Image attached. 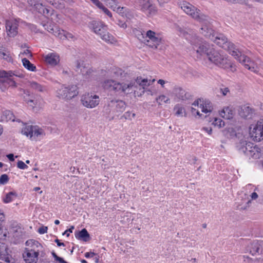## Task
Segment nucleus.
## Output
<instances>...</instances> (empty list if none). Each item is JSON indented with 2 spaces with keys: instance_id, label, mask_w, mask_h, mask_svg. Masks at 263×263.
<instances>
[{
  "instance_id": "obj_16",
  "label": "nucleus",
  "mask_w": 263,
  "mask_h": 263,
  "mask_svg": "<svg viewBox=\"0 0 263 263\" xmlns=\"http://www.w3.org/2000/svg\"><path fill=\"white\" fill-rule=\"evenodd\" d=\"M139 4L141 10L149 16L155 14L157 11L156 7L149 0H139Z\"/></svg>"
},
{
  "instance_id": "obj_23",
  "label": "nucleus",
  "mask_w": 263,
  "mask_h": 263,
  "mask_svg": "<svg viewBox=\"0 0 263 263\" xmlns=\"http://www.w3.org/2000/svg\"><path fill=\"white\" fill-rule=\"evenodd\" d=\"M75 236L77 239L85 242L90 239V235L86 229H83L80 231H76Z\"/></svg>"
},
{
  "instance_id": "obj_39",
  "label": "nucleus",
  "mask_w": 263,
  "mask_h": 263,
  "mask_svg": "<svg viewBox=\"0 0 263 263\" xmlns=\"http://www.w3.org/2000/svg\"><path fill=\"white\" fill-rule=\"evenodd\" d=\"M115 73L117 76H120L121 77H123L125 76V73L124 72V71L122 70L120 68L117 69Z\"/></svg>"
},
{
  "instance_id": "obj_42",
  "label": "nucleus",
  "mask_w": 263,
  "mask_h": 263,
  "mask_svg": "<svg viewBox=\"0 0 263 263\" xmlns=\"http://www.w3.org/2000/svg\"><path fill=\"white\" fill-rule=\"evenodd\" d=\"M23 66H34L30 61L25 58H21Z\"/></svg>"
},
{
  "instance_id": "obj_26",
  "label": "nucleus",
  "mask_w": 263,
  "mask_h": 263,
  "mask_svg": "<svg viewBox=\"0 0 263 263\" xmlns=\"http://www.w3.org/2000/svg\"><path fill=\"white\" fill-rule=\"evenodd\" d=\"M200 108L201 109V111L204 113L211 112L213 110V107L212 103L207 100L204 103L200 104Z\"/></svg>"
},
{
  "instance_id": "obj_60",
  "label": "nucleus",
  "mask_w": 263,
  "mask_h": 263,
  "mask_svg": "<svg viewBox=\"0 0 263 263\" xmlns=\"http://www.w3.org/2000/svg\"><path fill=\"white\" fill-rule=\"evenodd\" d=\"M160 5H162L165 3L168 2L170 0H157Z\"/></svg>"
},
{
  "instance_id": "obj_13",
  "label": "nucleus",
  "mask_w": 263,
  "mask_h": 263,
  "mask_svg": "<svg viewBox=\"0 0 263 263\" xmlns=\"http://www.w3.org/2000/svg\"><path fill=\"white\" fill-rule=\"evenodd\" d=\"M81 102L85 107L92 108L99 104L100 99L99 97L97 95L87 93L82 96Z\"/></svg>"
},
{
  "instance_id": "obj_51",
  "label": "nucleus",
  "mask_w": 263,
  "mask_h": 263,
  "mask_svg": "<svg viewBox=\"0 0 263 263\" xmlns=\"http://www.w3.org/2000/svg\"><path fill=\"white\" fill-rule=\"evenodd\" d=\"M38 2L37 0H28V4L31 6L34 7L36 3Z\"/></svg>"
},
{
  "instance_id": "obj_3",
  "label": "nucleus",
  "mask_w": 263,
  "mask_h": 263,
  "mask_svg": "<svg viewBox=\"0 0 263 263\" xmlns=\"http://www.w3.org/2000/svg\"><path fill=\"white\" fill-rule=\"evenodd\" d=\"M181 9L187 15L191 16L195 20L202 23L203 25L200 29V33L204 36L210 39L214 43H219V41L215 39V33L214 30L211 29L209 25L210 24V18L204 15L200 10L195 6L186 2H183L180 4Z\"/></svg>"
},
{
  "instance_id": "obj_8",
  "label": "nucleus",
  "mask_w": 263,
  "mask_h": 263,
  "mask_svg": "<svg viewBox=\"0 0 263 263\" xmlns=\"http://www.w3.org/2000/svg\"><path fill=\"white\" fill-rule=\"evenodd\" d=\"M238 114L240 117L245 119L252 118L255 114L254 109L247 105H240L234 103L231 106V120L233 116Z\"/></svg>"
},
{
  "instance_id": "obj_53",
  "label": "nucleus",
  "mask_w": 263,
  "mask_h": 263,
  "mask_svg": "<svg viewBox=\"0 0 263 263\" xmlns=\"http://www.w3.org/2000/svg\"><path fill=\"white\" fill-rule=\"evenodd\" d=\"M5 57H8L6 53L3 50L0 49V58L6 59Z\"/></svg>"
},
{
  "instance_id": "obj_50",
  "label": "nucleus",
  "mask_w": 263,
  "mask_h": 263,
  "mask_svg": "<svg viewBox=\"0 0 263 263\" xmlns=\"http://www.w3.org/2000/svg\"><path fill=\"white\" fill-rule=\"evenodd\" d=\"M202 130L206 132L209 135H211L212 133V129L211 127L208 128V127H202Z\"/></svg>"
},
{
  "instance_id": "obj_43",
  "label": "nucleus",
  "mask_w": 263,
  "mask_h": 263,
  "mask_svg": "<svg viewBox=\"0 0 263 263\" xmlns=\"http://www.w3.org/2000/svg\"><path fill=\"white\" fill-rule=\"evenodd\" d=\"M131 113L130 111H127L125 112V114L121 117V119H132V118L130 117Z\"/></svg>"
},
{
  "instance_id": "obj_27",
  "label": "nucleus",
  "mask_w": 263,
  "mask_h": 263,
  "mask_svg": "<svg viewBox=\"0 0 263 263\" xmlns=\"http://www.w3.org/2000/svg\"><path fill=\"white\" fill-rule=\"evenodd\" d=\"M45 28L50 33L53 34L55 36L59 37L60 39H62V33L60 32L59 30H58L57 28H53L50 25L45 24L44 25Z\"/></svg>"
},
{
  "instance_id": "obj_38",
  "label": "nucleus",
  "mask_w": 263,
  "mask_h": 263,
  "mask_svg": "<svg viewBox=\"0 0 263 263\" xmlns=\"http://www.w3.org/2000/svg\"><path fill=\"white\" fill-rule=\"evenodd\" d=\"M17 166L18 168L22 170H25L28 168V166L21 160H19L17 162Z\"/></svg>"
},
{
  "instance_id": "obj_35",
  "label": "nucleus",
  "mask_w": 263,
  "mask_h": 263,
  "mask_svg": "<svg viewBox=\"0 0 263 263\" xmlns=\"http://www.w3.org/2000/svg\"><path fill=\"white\" fill-rule=\"evenodd\" d=\"M62 32H63V33H62V35H61L62 37L63 36L66 39H67L68 40L71 39V40H74L76 39L75 36L72 33L67 32H65L64 30H62Z\"/></svg>"
},
{
  "instance_id": "obj_20",
  "label": "nucleus",
  "mask_w": 263,
  "mask_h": 263,
  "mask_svg": "<svg viewBox=\"0 0 263 263\" xmlns=\"http://www.w3.org/2000/svg\"><path fill=\"white\" fill-rule=\"evenodd\" d=\"M263 245V241H254L248 247V250L252 255L262 253V250L260 251V248Z\"/></svg>"
},
{
  "instance_id": "obj_2",
  "label": "nucleus",
  "mask_w": 263,
  "mask_h": 263,
  "mask_svg": "<svg viewBox=\"0 0 263 263\" xmlns=\"http://www.w3.org/2000/svg\"><path fill=\"white\" fill-rule=\"evenodd\" d=\"M231 138H235V148L237 151L248 157L258 159L260 157V149L249 141L248 130L243 129L240 125L231 123Z\"/></svg>"
},
{
  "instance_id": "obj_41",
  "label": "nucleus",
  "mask_w": 263,
  "mask_h": 263,
  "mask_svg": "<svg viewBox=\"0 0 263 263\" xmlns=\"http://www.w3.org/2000/svg\"><path fill=\"white\" fill-rule=\"evenodd\" d=\"M99 8L102 9V11L108 16L110 17H112L111 13L106 7H105L103 4L102 5V6H101Z\"/></svg>"
},
{
  "instance_id": "obj_25",
  "label": "nucleus",
  "mask_w": 263,
  "mask_h": 263,
  "mask_svg": "<svg viewBox=\"0 0 263 263\" xmlns=\"http://www.w3.org/2000/svg\"><path fill=\"white\" fill-rule=\"evenodd\" d=\"M155 81V79L151 80H148L147 78L142 79L141 77H137V79L136 80V83L140 86H141L143 89H144L146 87L152 85Z\"/></svg>"
},
{
  "instance_id": "obj_36",
  "label": "nucleus",
  "mask_w": 263,
  "mask_h": 263,
  "mask_svg": "<svg viewBox=\"0 0 263 263\" xmlns=\"http://www.w3.org/2000/svg\"><path fill=\"white\" fill-rule=\"evenodd\" d=\"M52 256L54 258L55 261L59 263H65V260L63 258L58 256L54 252L51 253Z\"/></svg>"
},
{
  "instance_id": "obj_33",
  "label": "nucleus",
  "mask_w": 263,
  "mask_h": 263,
  "mask_svg": "<svg viewBox=\"0 0 263 263\" xmlns=\"http://www.w3.org/2000/svg\"><path fill=\"white\" fill-rule=\"evenodd\" d=\"M213 124H214L215 126H217L219 127H221L224 126V122L220 119L215 118L214 121L213 122Z\"/></svg>"
},
{
  "instance_id": "obj_29",
  "label": "nucleus",
  "mask_w": 263,
  "mask_h": 263,
  "mask_svg": "<svg viewBox=\"0 0 263 263\" xmlns=\"http://www.w3.org/2000/svg\"><path fill=\"white\" fill-rule=\"evenodd\" d=\"M29 86L31 88L35 90L36 91L42 92L45 90V88L43 86L35 82H29Z\"/></svg>"
},
{
  "instance_id": "obj_59",
  "label": "nucleus",
  "mask_w": 263,
  "mask_h": 263,
  "mask_svg": "<svg viewBox=\"0 0 263 263\" xmlns=\"http://www.w3.org/2000/svg\"><path fill=\"white\" fill-rule=\"evenodd\" d=\"M201 102V100L200 99H198L197 100L195 101L193 104L192 105L195 106H198L200 103Z\"/></svg>"
},
{
  "instance_id": "obj_1",
  "label": "nucleus",
  "mask_w": 263,
  "mask_h": 263,
  "mask_svg": "<svg viewBox=\"0 0 263 263\" xmlns=\"http://www.w3.org/2000/svg\"><path fill=\"white\" fill-rule=\"evenodd\" d=\"M179 36L185 38L193 45L194 53L197 56H206L208 59L216 65L225 64L221 54L215 50L210 44L200 41L196 33L190 28H183L178 25L176 27Z\"/></svg>"
},
{
  "instance_id": "obj_46",
  "label": "nucleus",
  "mask_w": 263,
  "mask_h": 263,
  "mask_svg": "<svg viewBox=\"0 0 263 263\" xmlns=\"http://www.w3.org/2000/svg\"><path fill=\"white\" fill-rule=\"evenodd\" d=\"M110 7L114 11L119 12L120 9L122 10L123 9V7L121 8L120 6H118L117 4L115 5H110Z\"/></svg>"
},
{
  "instance_id": "obj_28",
  "label": "nucleus",
  "mask_w": 263,
  "mask_h": 263,
  "mask_svg": "<svg viewBox=\"0 0 263 263\" xmlns=\"http://www.w3.org/2000/svg\"><path fill=\"white\" fill-rule=\"evenodd\" d=\"M17 194L15 192H10L6 194L5 197L3 199L5 203H9L13 201L17 197Z\"/></svg>"
},
{
  "instance_id": "obj_14",
  "label": "nucleus",
  "mask_w": 263,
  "mask_h": 263,
  "mask_svg": "<svg viewBox=\"0 0 263 263\" xmlns=\"http://www.w3.org/2000/svg\"><path fill=\"white\" fill-rule=\"evenodd\" d=\"M231 56H233L240 63L244 64V66H249L254 64V62L249 57H247L231 44Z\"/></svg>"
},
{
  "instance_id": "obj_17",
  "label": "nucleus",
  "mask_w": 263,
  "mask_h": 263,
  "mask_svg": "<svg viewBox=\"0 0 263 263\" xmlns=\"http://www.w3.org/2000/svg\"><path fill=\"white\" fill-rule=\"evenodd\" d=\"M0 258L7 263H15V259L9 255L7 247L4 243L0 242Z\"/></svg>"
},
{
  "instance_id": "obj_24",
  "label": "nucleus",
  "mask_w": 263,
  "mask_h": 263,
  "mask_svg": "<svg viewBox=\"0 0 263 263\" xmlns=\"http://www.w3.org/2000/svg\"><path fill=\"white\" fill-rule=\"evenodd\" d=\"M175 94L177 98L182 100H188L191 97V95L189 92L181 88L175 89Z\"/></svg>"
},
{
  "instance_id": "obj_61",
  "label": "nucleus",
  "mask_w": 263,
  "mask_h": 263,
  "mask_svg": "<svg viewBox=\"0 0 263 263\" xmlns=\"http://www.w3.org/2000/svg\"><path fill=\"white\" fill-rule=\"evenodd\" d=\"M258 197V195L255 192H253L252 194H251V198L252 199H257Z\"/></svg>"
},
{
  "instance_id": "obj_44",
  "label": "nucleus",
  "mask_w": 263,
  "mask_h": 263,
  "mask_svg": "<svg viewBox=\"0 0 263 263\" xmlns=\"http://www.w3.org/2000/svg\"><path fill=\"white\" fill-rule=\"evenodd\" d=\"M47 230H48V228L47 227L43 226L42 227H40L38 229V232L40 234H44L47 232Z\"/></svg>"
},
{
  "instance_id": "obj_63",
  "label": "nucleus",
  "mask_w": 263,
  "mask_h": 263,
  "mask_svg": "<svg viewBox=\"0 0 263 263\" xmlns=\"http://www.w3.org/2000/svg\"><path fill=\"white\" fill-rule=\"evenodd\" d=\"M28 70L31 71H36V67H25Z\"/></svg>"
},
{
  "instance_id": "obj_55",
  "label": "nucleus",
  "mask_w": 263,
  "mask_h": 263,
  "mask_svg": "<svg viewBox=\"0 0 263 263\" xmlns=\"http://www.w3.org/2000/svg\"><path fill=\"white\" fill-rule=\"evenodd\" d=\"M248 0H231V3H238L240 4L246 3Z\"/></svg>"
},
{
  "instance_id": "obj_57",
  "label": "nucleus",
  "mask_w": 263,
  "mask_h": 263,
  "mask_svg": "<svg viewBox=\"0 0 263 263\" xmlns=\"http://www.w3.org/2000/svg\"><path fill=\"white\" fill-rule=\"evenodd\" d=\"M54 242L57 243L58 246L59 247L65 246V244L63 242H61L58 239H55Z\"/></svg>"
},
{
  "instance_id": "obj_4",
  "label": "nucleus",
  "mask_w": 263,
  "mask_h": 263,
  "mask_svg": "<svg viewBox=\"0 0 263 263\" xmlns=\"http://www.w3.org/2000/svg\"><path fill=\"white\" fill-rule=\"evenodd\" d=\"M125 102L120 100L107 99L103 107V112L109 120H112L125 109Z\"/></svg>"
},
{
  "instance_id": "obj_37",
  "label": "nucleus",
  "mask_w": 263,
  "mask_h": 263,
  "mask_svg": "<svg viewBox=\"0 0 263 263\" xmlns=\"http://www.w3.org/2000/svg\"><path fill=\"white\" fill-rule=\"evenodd\" d=\"M83 68L81 69V71L82 72V74L86 76H89L90 73L91 72V70L90 68L88 69V67H82Z\"/></svg>"
},
{
  "instance_id": "obj_12",
  "label": "nucleus",
  "mask_w": 263,
  "mask_h": 263,
  "mask_svg": "<svg viewBox=\"0 0 263 263\" xmlns=\"http://www.w3.org/2000/svg\"><path fill=\"white\" fill-rule=\"evenodd\" d=\"M252 125L249 127V130L248 131V138L252 139L254 141L259 142L263 139V125L256 124L253 126Z\"/></svg>"
},
{
  "instance_id": "obj_22",
  "label": "nucleus",
  "mask_w": 263,
  "mask_h": 263,
  "mask_svg": "<svg viewBox=\"0 0 263 263\" xmlns=\"http://www.w3.org/2000/svg\"><path fill=\"white\" fill-rule=\"evenodd\" d=\"M46 63L57 65L59 64L60 61V57L59 55L55 53H51L48 54L45 59Z\"/></svg>"
},
{
  "instance_id": "obj_62",
  "label": "nucleus",
  "mask_w": 263,
  "mask_h": 263,
  "mask_svg": "<svg viewBox=\"0 0 263 263\" xmlns=\"http://www.w3.org/2000/svg\"><path fill=\"white\" fill-rule=\"evenodd\" d=\"M44 9H45V7L43 5L42 7L40 8L38 12L39 13L43 14V13H45V12L44 11Z\"/></svg>"
},
{
  "instance_id": "obj_56",
  "label": "nucleus",
  "mask_w": 263,
  "mask_h": 263,
  "mask_svg": "<svg viewBox=\"0 0 263 263\" xmlns=\"http://www.w3.org/2000/svg\"><path fill=\"white\" fill-rule=\"evenodd\" d=\"M7 157L10 161H13L14 160V155L13 154H9L7 155Z\"/></svg>"
},
{
  "instance_id": "obj_11",
  "label": "nucleus",
  "mask_w": 263,
  "mask_h": 263,
  "mask_svg": "<svg viewBox=\"0 0 263 263\" xmlns=\"http://www.w3.org/2000/svg\"><path fill=\"white\" fill-rule=\"evenodd\" d=\"M22 133L29 137L32 140L36 141L40 139L44 135L43 131L38 126L26 125L22 130Z\"/></svg>"
},
{
  "instance_id": "obj_49",
  "label": "nucleus",
  "mask_w": 263,
  "mask_h": 263,
  "mask_svg": "<svg viewBox=\"0 0 263 263\" xmlns=\"http://www.w3.org/2000/svg\"><path fill=\"white\" fill-rule=\"evenodd\" d=\"M95 5H96L98 8H100L102 6V4L99 2V0H90Z\"/></svg>"
},
{
  "instance_id": "obj_47",
  "label": "nucleus",
  "mask_w": 263,
  "mask_h": 263,
  "mask_svg": "<svg viewBox=\"0 0 263 263\" xmlns=\"http://www.w3.org/2000/svg\"><path fill=\"white\" fill-rule=\"evenodd\" d=\"M248 70L255 73H257L259 71V67H248Z\"/></svg>"
},
{
  "instance_id": "obj_58",
  "label": "nucleus",
  "mask_w": 263,
  "mask_h": 263,
  "mask_svg": "<svg viewBox=\"0 0 263 263\" xmlns=\"http://www.w3.org/2000/svg\"><path fill=\"white\" fill-rule=\"evenodd\" d=\"M43 6V5L41 4V3H39V2L36 3V4L35 5V6L34 7L35 8V9L39 11V10L40 9V8L41 7H42Z\"/></svg>"
},
{
  "instance_id": "obj_19",
  "label": "nucleus",
  "mask_w": 263,
  "mask_h": 263,
  "mask_svg": "<svg viewBox=\"0 0 263 263\" xmlns=\"http://www.w3.org/2000/svg\"><path fill=\"white\" fill-rule=\"evenodd\" d=\"M215 39L219 41V43H215L217 45L229 52L230 43L228 42L226 36L221 34H216Z\"/></svg>"
},
{
  "instance_id": "obj_5",
  "label": "nucleus",
  "mask_w": 263,
  "mask_h": 263,
  "mask_svg": "<svg viewBox=\"0 0 263 263\" xmlns=\"http://www.w3.org/2000/svg\"><path fill=\"white\" fill-rule=\"evenodd\" d=\"M27 248H25L23 256L26 263H36L39 255V247L41 244L37 241L29 239L26 243Z\"/></svg>"
},
{
  "instance_id": "obj_21",
  "label": "nucleus",
  "mask_w": 263,
  "mask_h": 263,
  "mask_svg": "<svg viewBox=\"0 0 263 263\" xmlns=\"http://www.w3.org/2000/svg\"><path fill=\"white\" fill-rule=\"evenodd\" d=\"M1 121L3 122L16 121L18 123L22 122L21 119H17L10 110H5L1 116Z\"/></svg>"
},
{
  "instance_id": "obj_7",
  "label": "nucleus",
  "mask_w": 263,
  "mask_h": 263,
  "mask_svg": "<svg viewBox=\"0 0 263 263\" xmlns=\"http://www.w3.org/2000/svg\"><path fill=\"white\" fill-rule=\"evenodd\" d=\"M91 26L93 32L107 43L114 44L116 39L107 31V28L102 22L92 21Z\"/></svg>"
},
{
  "instance_id": "obj_54",
  "label": "nucleus",
  "mask_w": 263,
  "mask_h": 263,
  "mask_svg": "<svg viewBox=\"0 0 263 263\" xmlns=\"http://www.w3.org/2000/svg\"><path fill=\"white\" fill-rule=\"evenodd\" d=\"M5 220V215L3 213L0 212V227L2 225V222Z\"/></svg>"
},
{
  "instance_id": "obj_48",
  "label": "nucleus",
  "mask_w": 263,
  "mask_h": 263,
  "mask_svg": "<svg viewBox=\"0 0 263 263\" xmlns=\"http://www.w3.org/2000/svg\"><path fill=\"white\" fill-rule=\"evenodd\" d=\"M96 254L94 252H89L85 253V257L86 258H91L94 256Z\"/></svg>"
},
{
  "instance_id": "obj_15",
  "label": "nucleus",
  "mask_w": 263,
  "mask_h": 263,
  "mask_svg": "<svg viewBox=\"0 0 263 263\" xmlns=\"http://www.w3.org/2000/svg\"><path fill=\"white\" fill-rule=\"evenodd\" d=\"M146 37L148 39L146 40V45L154 49H157L158 46L161 42V38L158 34L152 30H148L146 32Z\"/></svg>"
},
{
  "instance_id": "obj_30",
  "label": "nucleus",
  "mask_w": 263,
  "mask_h": 263,
  "mask_svg": "<svg viewBox=\"0 0 263 263\" xmlns=\"http://www.w3.org/2000/svg\"><path fill=\"white\" fill-rule=\"evenodd\" d=\"M220 115L223 118H226L227 119H230V108H229V107L228 106V107H224L221 111Z\"/></svg>"
},
{
  "instance_id": "obj_40",
  "label": "nucleus",
  "mask_w": 263,
  "mask_h": 263,
  "mask_svg": "<svg viewBox=\"0 0 263 263\" xmlns=\"http://www.w3.org/2000/svg\"><path fill=\"white\" fill-rule=\"evenodd\" d=\"M24 55L27 56L28 57H30V58L32 57V54L31 53L30 51L28 49H26L23 52L20 53V54H19V56L21 58H23V56Z\"/></svg>"
},
{
  "instance_id": "obj_32",
  "label": "nucleus",
  "mask_w": 263,
  "mask_h": 263,
  "mask_svg": "<svg viewBox=\"0 0 263 263\" xmlns=\"http://www.w3.org/2000/svg\"><path fill=\"white\" fill-rule=\"evenodd\" d=\"M156 100L158 103L159 105L161 104V102L165 103H170V99L165 95H161L158 98H157Z\"/></svg>"
},
{
  "instance_id": "obj_45",
  "label": "nucleus",
  "mask_w": 263,
  "mask_h": 263,
  "mask_svg": "<svg viewBox=\"0 0 263 263\" xmlns=\"http://www.w3.org/2000/svg\"><path fill=\"white\" fill-rule=\"evenodd\" d=\"M74 226H71L69 229L66 230L63 233V235H66L67 237L69 236L70 233L72 232V230L74 229Z\"/></svg>"
},
{
  "instance_id": "obj_18",
  "label": "nucleus",
  "mask_w": 263,
  "mask_h": 263,
  "mask_svg": "<svg viewBox=\"0 0 263 263\" xmlns=\"http://www.w3.org/2000/svg\"><path fill=\"white\" fill-rule=\"evenodd\" d=\"M18 24L16 20L7 21L6 28L8 35L10 37H14L17 34Z\"/></svg>"
},
{
  "instance_id": "obj_10",
  "label": "nucleus",
  "mask_w": 263,
  "mask_h": 263,
  "mask_svg": "<svg viewBox=\"0 0 263 263\" xmlns=\"http://www.w3.org/2000/svg\"><path fill=\"white\" fill-rule=\"evenodd\" d=\"M13 76L22 78L24 77L23 73L17 74V72L0 70V82L5 87H15L16 83Z\"/></svg>"
},
{
  "instance_id": "obj_52",
  "label": "nucleus",
  "mask_w": 263,
  "mask_h": 263,
  "mask_svg": "<svg viewBox=\"0 0 263 263\" xmlns=\"http://www.w3.org/2000/svg\"><path fill=\"white\" fill-rule=\"evenodd\" d=\"M220 91L222 93L223 96H226L228 92H229V89L228 87L224 88L223 89H220Z\"/></svg>"
},
{
  "instance_id": "obj_31",
  "label": "nucleus",
  "mask_w": 263,
  "mask_h": 263,
  "mask_svg": "<svg viewBox=\"0 0 263 263\" xmlns=\"http://www.w3.org/2000/svg\"><path fill=\"white\" fill-rule=\"evenodd\" d=\"M174 110L176 111L175 115L177 116H183V114L185 112V109L183 107L179 105H177L174 107Z\"/></svg>"
},
{
  "instance_id": "obj_6",
  "label": "nucleus",
  "mask_w": 263,
  "mask_h": 263,
  "mask_svg": "<svg viewBox=\"0 0 263 263\" xmlns=\"http://www.w3.org/2000/svg\"><path fill=\"white\" fill-rule=\"evenodd\" d=\"M132 86L131 83L126 84L112 79H105L102 83L104 89L121 95L125 93L126 90Z\"/></svg>"
},
{
  "instance_id": "obj_34",
  "label": "nucleus",
  "mask_w": 263,
  "mask_h": 263,
  "mask_svg": "<svg viewBox=\"0 0 263 263\" xmlns=\"http://www.w3.org/2000/svg\"><path fill=\"white\" fill-rule=\"evenodd\" d=\"M9 178L7 174H3L0 176V184H6L9 181Z\"/></svg>"
},
{
  "instance_id": "obj_64",
  "label": "nucleus",
  "mask_w": 263,
  "mask_h": 263,
  "mask_svg": "<svg viewBox=\"0 0 263 263\" xmlns=\"http://www.w3.org/2000/svg\"><path fill=\"white\" fill-rule=\"evenodd\" d=\"M158 83L160 84L162 87H163V85L165 84V82L163 80L160 79L158 80Z\"/></svg>"
},
{
  "instance_id": "obj_9",
  "label": "nucleus",
  "mask_w": 263,
  "mask_h": 263,
  "mask_svg": "<svg viewBox=\"0 0 263 263\" xmlns=\"http://www.w3.org/2000/svg\"><path fill=\"white\" fill-rule=\"evenodd\" d=\"M57 93L58 98L68 100L77 96L79 92L78 87L76 85H63L57 90Z\"/></svg>"
}]
</instances>
